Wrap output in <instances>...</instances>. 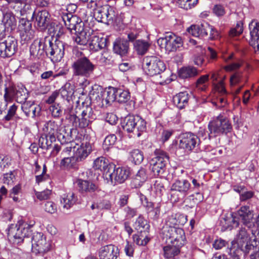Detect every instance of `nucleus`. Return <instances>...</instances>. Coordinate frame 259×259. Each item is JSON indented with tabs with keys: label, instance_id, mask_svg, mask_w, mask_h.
<instances>
[{
	"label": "nucleus",
	"instance_id": "nucleus-63",
	"mask_svg": "<svg viewBox=\"0 0 259 259\" xmlns=\"http://www.w3.org/2000/svg\"><path fill=\"white\" fill-rule=\"evenodd\" d=\"M213 13L218 17H221L225 15V10L223 6L221 5H215L212 9Z\"/></svg>",
	"mask_w": 259,
	"mask_h": 259
},
{
	"label": "nucleus",
	"instance_id": "nucleus-54",
	"mask_svg": "<svg viewBox=\"0 0 259 259\" xmlns=\"http://www.w3.org/2000/svg\"><path fill=\"white\" fill-rule=\"evenodd\" d=\"M243 24L242 21H238L237 22L236 27L230 30V35L232 36H235L241 34L243 30Z\"/></svg>",
	"mask_w": 259,
	"mask_h": 259
},
{
	"label": "nucleus",
	"instance_id": "nucleus-16",
	"mask_svg": "<svg viewBox=\"0 0 259 259\" xmlns=\"http://www.w3.org/2000/svg\"><path fill=\"white\" fill-rule=\"evenodd\" d=\"M229 247V252L232 254L234 256H237L240 259V256L243 253L245 255L248 254L251 250L256 248L253 244H251L250 241H239L236 242L233 241Z\"/></svg>",
	"mask_w": 259,
	"mask_h": 259
},
{
	"label": "nucleus",
	"instance_id": "nucleus-1",
	"mask_svg": "<svg viewBox=\"0 0 259 259\" xmlns=\"http://www.w3.org/2000/svg\"><path fill=\"white\" fill-rule=\"evenodd\" d=\"M97 65L93 63L87 57L82 56L76 59L71 65L72 76L74 77L85 79L83 83L89 84L88 78L94 75Z\"/></svg>",
	"mask_w": 259,
	"mask_h": 259
},
{
	"label": "nucleus",
	"instance_id": "nucleus-5",
	"mask_svg": "<svg viewBox=\"0 0 259 259\" xmlns=\"http://www.w3.org/2000/svg\"><path fill=\"white\" fill-rule=\"evenodd\" d=\"M238 214L242 225L250 230L252 235L256 230L259 231V213L254 218V211L249 206L244 205L238 209Z\"/></svg>",
	"mask_w": 259,
	"mask_h": 259
},
{
	"label": "nucleus",
	"instance_id": "nucleus-17",
	"mask_svg": "<svg viewBox=\"0 0 259 259\" xmlns=\"http://www.w3.org/2000/svg\"><path fill=\"white\" fill-rule=\"evenodd\" d=\"M31 19L34 20V24L41 31H45L51 24V15L46 10L32 11Z\"/></svg>",
	"mask_w": 259,
	"mask_h": 259
},
{
	"label": "nucleus",
	"instance_id": "nucleus-60",
	"mask_svg": "<svg viewBox=\"0 0 259 259\" xmlns=\"http://www.w3.org/2000/svg\"><path fill=\"white\" fill-rule=\"evenodd\" d=\"M51 194V191L49 189H46L41 192H37L35 193L37 198L41 201L49 199Z\"/></svg>",
	"mask_w": 259,
	"mask_h": 259
},
{
	"label": "nucleus",
	"instance_id": "nucleus-44",
	"mask_svg": "<svg viewBox=\"0 0 259 259\" xmlns=\"http://www.w3.org/2000/svg\"><path fill=\"white\" fill-rule=\"evenodd\" d=\"M102 96L101 104H104L103 108L110 106L113 102V93H112L111 87L107 90H103Z\"/></svg>",
	"mask_w": 259,
	"mask_h": 259
},
{
	"label": "nucleus",
	"instance_id": "nucleus-42",
	"mask_svg": "<svg viewBox=\"0 0 259 259\" xmlns=\"http://www.w3.org/2000/svg\"><path fill=\"white\" fill-rule=\"evenodd\" d=\"M150 47V44L144 40H136L134 43V48L139 55H143L147 53Z\"/></svg>",
	"mask_w": 259,
	"mask_h": 259
},
{
	"label": "nucleus",
	"instance_id": "nucleus-9",
	"mask_svg": "<svg viewBox=\"0 0 259 259\" xmlns=\"http://www.w3.org/2000/svg\"><path fill=\"white\" fill-rule=\"evenodd\" d=\"M143 69L150 76L160 74L166 69L164 63L156 56H147L143 59Z\"/></svg>",
	"mask_w": 259,
	"mask_h": 259
},
{
	"label": "nucleus",
	"instance_id": "nucleus-28",
	"mask_svg": "<svg viewBox=\"0 0 259 259\" xmlns=\"http://www.w3.org/2000/svg\"><path fill=\"white\" fill-rule=\"evenodd\" d=\"M21 109L26 117L31 116L33 118L39 116L41 112L40 106L32 101H27L22 104Z\"/></svg>",
	"mask_w": 259,
	"mask_h": 259
},
{
	"label": "nucleus",
	"instance_id": "nucleus-50",
	"mask_svg": "<svg viewBox=\"0 0 259 259\" xmlns=\"http://www.w3.org/2000/svg\"><path fill=\"white\" fill-rule=\"evenodd\" d=\"M209 77V74L201 75L195 82L196 87L201 91H205L207 87L206 83L208 82Z\"/></svg>",
	"mask_w": 259,
	"mask_h": 259
},
{
	"label": "nucleus",
	"instance_id": "nucleus-31",
	"mask_svg": "<svg viewBox=\"0 0 259 259\" xmlns=\"http://www.w3.org/2000/svg\"><path fill=\"white\" fill-rule=\"evenodd\" d=\"M112 93H113V102L116 101L119 103H126L131 99L130 93L128 91L120 88L111 87Z\"/></svg>",
	"mask_w": 259,
	"mask_h": 259
},
{
	"label": "nucleus",
	"instance_id": "nucleus-25",
	"mask_svg": "<svg viewBox=\"0 0 259 259\" xmlns=\"http://www.w3.org/2000/svg\"><path fill=\"white\" fill-rule=\"evenodd\" d=\"M130 50L127 39L123 38H116L113 44V51L121 57L126 56Z\"/></svg>",
	"mask_w": 259,
	"mask_h": 259
},
{
	"label": "nucleus",
	"instance_id": "nucleus-13",
	"mask_svg": "<svg viewBox=\"0 0 259 259\" xmlns=\"http://www.w3.org/2000/svg\"><path fill=\"white\" fill-rule=\"evenodd\" d=\"M131 175V168L127 166L116 167L113 164L112 170L110 171L106 180L114 185L123 183Z\"/></svg>",
	"mask_w": 259,
	"mask_h": 259
},
{
	"label": "nucleus",
	"instance_id": "nucleus-53",
	"mask_svg": "<svg viewBox=\"0 0 259 259\" xmlns=\"http://www.w3.org/2000/svg\"><path fill=\"white\" fill-rule=\"evenodd\" d=\"M160 212V206L158 204L153 206L151 209L147 211L148 217L154 220H156L159 218Z\"/></svg>",
	"mask_w": 259,
	"mask_h": 259
},
{
	"label": "nucleus",
	"instance_id": "nucleus-2",
	"mask_svg": "<svg viewBox=\"0 0 259 259\" xmlns=\"http://www.w3.org/2000/svg\"><path fill=\"white\" fill-rule=\"evenodd\" d=\"M168 154L165 151L156 149L154 157L149 161V168L155 176H163L169 162Z\"/></svg>",
	"mask_w": 259,
	"mask_h": 259
},
{
	"label": "nucleus",
	"instance_id": "nucleus-58",
	"mask_svg": "<svg viewBox=\"0 0 259 259\" xmlns=\"http://www.w3.org/2000/svg\"><path fill=\"white\" fill-rule=\"evenodd\" d=\"M214 88L220 96H226L227 93L225 89L224 80L221 79L219 80L217 83H214Z\"/></svg>",
	"mask_w": 259,
	"mask_h": 259
},
{
	"label": "nucleus",
	"instance_id": "nucleus-3",
	"mask_svg": "<svg viewBox=\"0 0 259 259\" xmlns=\"http://www.w3.org/2000/svg\"><path fill=\"white\" fill-rule=\"evenodd\" d=\"M66 46V44L58 39L54 40L47 37L46 56L53 63L60 62L64 57Z\"/></svg>",
	"mask_w": 259,
	"mask_h": 259
},
{
	"label": "nucleus",
	"instance_id": "nucleus-55",
	"mask_svg": "<svg viewBox=\"0 0 259 259\" xmlns=\"http://www.w3.org/2000/svg\"><path fill=\"white\" fill-rule=\"evenodd\" d=\"M50 111L54 118L60 117L63 112L62 109L59 104L51 105L50 107Z\"/></svg>",
	"mask_w": 259,
	"mask_h": 259
},
{
	"label": "nucleus",
	"instance_id": "nucleus-33",
	"mask_svg": "<svg viewBox=\"0 0 259 259\" xmlns=\"http://www.w3.org/2000/svg\"><path fill=\"white\" fill-rule=\"evenodd\" d=\"M199 34L202 37L207 36L208 32H209V38L210 39H218L220 37V33L219 31L210 26L207 22H204L199 25Z\"/></svg>",
	"mask_w": 259,
	"mask_h": 259
},
{
	"label": "nucleus",
	"instance_id": "nucleus-10",
	"mask_svg": "<svg viewBox=\"0 0 259 259\" xmlns=\"http://www.w3.org/2000/svg\"><path fill=\"white\" fill-rule=\"evenodd\" d=\"M161 234L163 237L169 239L171 244L183 246L186 243V239L185 232L181 228H162Z\"/></svg>",
	"mask_w": 259,
	"mask_h": 259
},
{
	"label": "nucleus",
	"instance_id": "nucleus-32",
	"mask_svg": "<svg viewBox=\"0 0 259 259\" xmlns=\"http://www.w3.org/2000/svg\"><path fill=\"white\" fill-rule=\"evenodd\" d=\"M107 39L93 35L89 38V47L91 51L97 52L104 49L106 46Z\"/></svg>",
	"mask_w": 259,
	"mask_h": 259
},
{
	"label": "nucleus",
	"instance_id": "nucleus-52",
	"mask_svg": "<svg viewBox=\"0 0 259 259\" xmlns=\"http://www.w3.org/2000/svg\"><path fill=\"white\" fill-rule=\"evenodd\" d=\"M65 118L72 125L76 128L78 127V123L79 117L72 111H69L68 112H65Z\"/></svg>",
	"mask_w": 259,
	"mask_h": 259
},
{
	"label": "nucleus",
	"instance_id": "nucleus-36",
	"mask_svg": "<svg viewBox=\"0 0 259 259\" xmlns=\"http://www.w3.org/2000/svg\"><path fill=\"white\" fill-rule=\"evenodd\" d=\"M169 43L167 46V51L169 52H175L180 49L183 46V41L182 38L180 36H177L173 33H169Z\"/></svg>",
	"mask_w": 259,
	"mask_h": 259
},
{
	"label": "nucleus",
	"instance_id": "nucleus-34",
	"mask_svg": "<svg viewBox=\"0 0 259 259\" xmlns=\"http://www.w3.org/2000/svg\"><path fill=\"white\" fill-rule=\"evenodd\" d=\"M182 246L175 244H168L163 247V255L165 259H175L180 253Z\"/></svg>",
	"mask_w": 259,
	"mask_h": 259
},
{
	"label": "nucleus",
	"instance_id": "nucleus-61",
	"mask_svg": "<svg viewBox=\"0 0 259 259\" xmlns=\"http://www.w3.org/2000/svg\"><path fill=\"white\" fill-rule=\"evenodd\" d=\"M169 33H167V34L164 37H160L157 39V42L158 45L161 48H165L167 51V46L169 43Z\"/></svg>",
	"mask_w": 259,
	"mask_h": 259
},
{
	"label": "nucleus",
	"instance_id": "nucleus-27",
	"mask_svg": "<svg viewBox=\"0 0 259 259\" xmlns=\"http://www.w3.org/2000/svg\"><path fill=\"white\" fill-rule=\"evenodd\" d=\"M250 39V45L256 51H259V23L253 20L249 24Z\"/></svg>",
	"mask_w": 259,
	"mask_h": 259
},
{
	"label": "nucleus",
	"instance_id": "nucleus-23",
	"mask_svg": "<svg viewBox=\"0 0 259 259\" xmlns=\"http://www.w3.org/2000/svg\"><path fill=\"white\" fill-rule=\"evenodd\" d=\"M92 150L91 144L87 141H83L81 145L77 144V146L73 148V156L77 162H81L88 156Z\"/></svg>",
	"mask_w": 259,
	"mask_h": 259
},
{
	"label": "nucleus",
	"instance_id": "nucleus-37",
	"mask_svg": "<svg viewBox=\"0 0 259 259\" xmlns=\"http://www.w3.org/2000/svg\"><path fill=\"white\" fill-rule=\"evenodd\" d=\"M199 71L193 66H188L181 68L179 71V76L182 79H189L198 75Z\"/></svg>",
	"mask_w": 259,
	"mask_h": 259
},
{
	"label": "nucleus",
	"instance_id": "nucleus-19",
	"mask_svg": "<svg viewBox=\"0 0 259 259\" xmlns=\"http://www.w3.org/2000/svg\"><path fill=\"white\" fill-rule=\"evenodd\" d=\"M0 14H1V21L4 26V31H11L15 29L17 25V21L15 15L7 7H1L0 8Z\"/></svg>",
	"mask_w": 259,
	"mask_h": 259
},
{
	"label": "nucleus",
	"instance_id": "nucleus-15",
	"mask_svg": "<svg viewBox=\"0 0 259 259\" xmlns=\"http://www.w3.org/2000/svg\"><path fill=\"white\" fill-rule=\"evenodd\" d=\"M180 138V147L186 151H191L194 150L200 143V139L191 132L182 134Z\"/></svg>",
	"mask_w": 259,
	"mask_h": 259
},
{
	"label": "nucleus",
	"instance_id": "nucleus-29",
	"mask_svg": "<svg viewBox=\"0 0 259 259\" xmlns=\"http://www.w3.org/2000/svg\"><path fill=\"white\" fill-rule=\"evenodd\" d=\"M103 90V89L101 86L94 84L92 87V90L89 94V97L91 103L99 108H103L104 104H101Z\"/></svg>",
	"mask_w": 259,
	"mask_h": 259
},
{
	"label": "nucleus",
	"instance_id": "nucleus-49",
	"mask_svg": "<svg viewBox=\"0 0 259 259\" xmlns=\"http://www.w3.org/2000/svg\"><path fill=\"white\" fill-rule=\"evenodd\" d=\"M82 24V21L79 20L77 16H73L71 19H70L68 23L66 24V26L69 29L74 30L75 31H77L79 28L80 29L83 28L82 26H81Z\"/></svg>",
	"mask_w": 259,
	"mask_h": 259
},
{
	"label": "nucleus",
	"instance_id": "nucleus-21",
	"mask_svg": "<svg viewBox=\"0 0 259 259\" xmlns=\"http://www.w3.org/2000/svg\"><path fill=\"white\" fill-rule=\"evenodd\" d=\"M47 37L35 39L30 46L31 56L35 59H40L46 55V45Z\"/></svg>",
	"mask_w": 259,
	"mask_h": 259
},
{
	"label": "nucleus",
	"instance_id": "nucleus-8",
	"mask_svg": "<svg viewBox=\"0 0 259 259\" xmlns=\"http://www.w3.org/2000/svg\"><path fill=\"white\" fill-rule=\"evenodd\" d=\"M18 49L17 39L13 36L6 37L5 32L0 33V56L2 58H9L14 55Z\"/></svg>",
	"mask_w": 259,
	"mask_h": 259
},
{
	"label": "nucleus",
	"instance_id": "nucleus-22",
	"mask_svg": "<svg viewBox=\"0 0 259 259\" xmlns=\"http://www.w3.org/2000/svg\"><path fill=\"white\" fill-rule=\"evenodd\" d=\"M239 218L238 210L235 213H231L230 217L221 218L220 221L221 231L231 230L233 228L239 227L240 223H241V220Z\"/></svg>",
	"mask_w": 259,
	"mask_h": 259
},
{
	"label": "nucleus",
	"instance_id": "nucleus-7",
	"mask_svg": "<svg viewBox=\"0 0 259 259\" xmlns=\"http://www.w3.org/2000/svg\"><path fill=\"white\" fill-rule=\"evenodd\" d=\"M170 190L171 199L175 202L183 200L192 191L190 183L186 179H177L172 183Z\"/></svg>",
	"mask_w": 259,
	"mask_h": 259
},
{
	"label": "nucleus",
	"instance_id": "nucleus-24",
	"mask_svg": "<svg viewBox=\"0 0 259 259\" xmlns=\"http://www.w3.org/2000/svg\"><path fill=\"white\" fill-rule=\"evenodd\" d=\"M119 254L118 248L111 244L101 247L98 251L100 259H117Z\"/></svg>",
	"mask_w": 259,
	"mask_h": 259
},
{
	"label": "nucleus",
	"instance_id": "nucleus-26",
	"mask_svg": "<svg viewBox=\"0 0 259 259\" xmlns=\"http://www.w3.org/2000/svg\"><path fill=\"white\" fill-rule=\"evenodd\" d=\"M113 163L104 157L96 158L94 162L93 167L95 169L100 170L103 172L104 177L106 179L110 170H112Z\"/></svg>",
	"mask_w": 259,
	"mask_h": 259
},
{
	"label": "nucleus",
	"instance_id": "nucleus-56",
	"mask_svg": "<svg viewBox=\"0 0 259 259\" xmlns=\"http://www.w3.org/2000/svg\"><path fill=\"white\" fill-rule=\"evenodd\" d=\"M77 162L74 156L70 157H66L63 158L61 162V165L67 168L72 167L75 166V164Z\"/></svg>",
	"mask_w": 259,
	"mask_h": 259
},
{
	"label": "nucleus",
	"instance_id": "nucleus-4",
	"mask_svg": "<svg viewBox=\"0 0 259 259\" xmlns=\"http://www.w3.org/2000/svg\"><path fill=\"white\" fill-rule=\"evenodd\" d=\"M94 16L99 22L110 25L117 21L119 12L116 7L107 4L95 9Z\"/></svg>",
	"mask_w": 259,
	"mask_h": 259
},
{
	"label": "nucleus",
	"instance_id": "nucleus-18",
	"mask_svg": "<svg viewBox=\"0 0 259 259\" xmlns=\"http://www.w3.org/2000/svg\"><path fill=\"white\" fill-rule=\"evenodd\" d=\"M19 35L23 43H27L33 38L34 31L32 28L31 21L25 18H21L18 25Z\"/></svg>",
	"mask_w": 259,
	"mask_h": 259
},
{
	"label": "nucleus",
	"instance_id": "nucleus-35",
	"mask_svg": "<svg viewBox=\"0 0 259 259\" xmlns=\"http://www.w3.org/2000/svg\"><path fill=\"white\" fill-rule=\"evenodd\" d=\"M147 179L148 175L146 169L143 167H141L133 177L131 182L133 188H139L143 185Z\"/></svg>",
	"mask_w": 259,
	"mask_h": 259
},
{
	"label": "nucleus",
	"instance_id": "nucleus-14",
	"mask_svg": "<svg viewBox=\"0 0 259 259\" xmlns=\"http://www.w3.org/2000/svg\"><path fill=\"white\" fill-rule=\"evenodd\" d=\"M32 249L34 252L40 254H44L51 248L50 240L47 241L46 238L42 233H34L32 237Z\"/></svg>",
	"mask_w": 259,
	"mask_h": 259
},
{
	"label": "nucleus",
	"instance_id": "nucleus-64",
	"mask_svg": "<svg viewBox=\"0 0 259 259\" xmlns=\"http://www.w3.org/2000/svg\"><path fill=\"white\" fill-rule=\"evenodd\" d=\"M243 77L241 73L236 72L233 74L230 78V83L234 85L241 82L242 81Z\"/></svg>",
	"mask_w": 259,
	"mask_h": 259
},
{
	"label": "nucleus",
	"instance_id": "nucleus-30",
	"mask_svg": "<svg viewBox=\"0 0 259 259\" xmlns=\"http://www.w3.org/2000/svg\"><path fill=\"white\" fill-rule=\"evenodd\" d=\"M187 216L182 214H172L165 220V225L162 228H176L175 226H183L187 222Z\"/></svg>",
	"mask_w": 259,
	"mask_h": 259
},
{
	"label": "nucleus",
	"instance_id": "nucleus-11",
	"mask_svg": "<svg viewBox=\"0 0 259 259\" xmlns=\"http://www.w3.org/2000/svg\"><path fill=\"white\" fill-rule=\"evenodd\" d=\"M28 97V92L24 87H9L5 89L4 98L7 103L15 98L16 101L21 104L27 102L26 100Z\"/></svg>",
	"mask_w": 259,
	"mask_h": 259
},
{
	"label": "nucleus",
	"instance_id": "nucleus-43",
	"mask_svg": "<svg viewBox=\"0 0 259 259\" xmlns=\"http://www.w3.org/2000/svg\"><path fill=\"white\" fill-rule=\"evenodd\" d=\"M135 125L134 127V132L133 133L138 137H140L141 135V133L146 131V122L142 117L138 115L135 116Z\"/></svg>",
	"mask_w": 259,
	"mask_h": 259
},
{
	"label": "nucleus",
	"instance_id": "nucleus-47",
	"mask_svg": "<svg viewBox=\"0 0 259 259\" xmlns=\"http://www.w3.org/2000/svg\"><path fill=\"white\" fill-rule=\"evenodd\" d=\"M116 136L114 134H110L106 137L103 144V147L104 150L109 151L116 143Z\"/></svg>",
	"mask_w": 259,
	"mask_h": 259
},
{
	"label": "nucleus",
	"instance_id": "nucleus-45",
	"mask_svg": "<svg viewBox=\"0 0 259 259\" xmlns=\"http://www.w3.org/2000/svg\"><path fill=\"white\" fill-rule=\"evenodd\" d=\"M129 154L130 159L136 165L141 164L144 160L143 153L139 149H134Z\"/></svg>",
	"mask_w": 259,
	"mask_h": 259
},
{
	"label": "nucleus",
	"instance_id": "nucleus-38",
	"mask_svg": "<svg viewBox=\"0 0 259 259\" xmlns=\"http://www.w3.org/2000/svg\"><path fill=\"white\" fill-rule=\"evenodd\" d=\"M62 98L69 102L74 93L73 86L69 82H66L62 88L58 91Z\"/></svg>",
	"mask_w": 259,
	"mask_h": 259
},
{
	"label": "nucleus",
	"instance_id": "nucleus-41",
	"mask_svg": "<svg viewBox=\"0 0 259 259\" xmlns=\"http://www.w3.org/2000/svg\"><path fill=\"white\" fill-rule=\"evenodd\" d=\"M75 33L76 35L73 37V39L78 45L86 46L88 44L90 35H87L85 31L83 30V28H79Z\"/></svg>",
	"mask_w": 259,
	"mask_h": 259
},
{
	"label": "nucleus",
	"instance_id": "nucleus-46",
	"mask_svg": "<svg viewBox=\"0 0 259 259\" xmlns=\"http://www.w3.org/2000/svg\"><path fill=\"white\" fill-rule=\"evenodd\" d=\"M75 202L76 200L74 198V194L73 193L64 195L61 200V203L63 205V207L66 209L70 208L75 203Z\"/></svg>",
	"mask_w": 259,
	"mask_h": 259
},
{
	"label": "nucleus",
	"instance_id": "nucleus-62",
	"mask_svg": "<svg viewBox=\"0 0 259 259\" xmlns=\"http://www.w3.org/2000/svg\"><path fill=\"white\" fill-rule=\"evenodd\" d=\"M181 1L180 5L183 6V8L186 10L191 9L196 5L198 0H179Z\"/></svg>",
	"mask_w": 259,
	"mask_h": 259
},
{
	"label": "nucleus",
	"instance_id": "nucleus-51",
	"mask_svg": "<svg viewBox=\"0 0 259 259\" xmlns=\"http://www.w3.org/2000/svg\"><path fill=\"white\" fill-rule=\"evenodd\" d=\"M245 227V226L244 227L241 226L237 234V241L236 242H239V241H250V234Z\"/></svg>",
	"mask_w": 259,
	"mask_h": 259
},
{
	"label": "nucleus",
	"instance_id": "nucleus-48",
	"mask_svg": "<svg viewBox=\"0 0 259 259\" xmlns=\"http://www.w3.org/2000/svg\"><path fill=\"white\" fill-rule=\"evenodd\" d=\"M150 225L148 222L142 216L140 215L135 222V228L137 230L141 232L147 231L149 229Z\"/></svg>",
	"mask_w": 259,
	"mask_h": 259
},
{
	"label": "nucleus",
	"instance_id": "nucleus-6",
	"mask_svg": "<svg viewBox=\"0 0 259 259\" xmlns=\"http://www.w3.org/2000/svg\"><path fill=\"white\" fill-rule=\"evenodd\" d=\"M208 128L209 132L208 135L210 140L212 137L231 132L232 126L227 118L220 115L209 122Z\"/></svg>",
	"mask_w": 259,
	"mask_h": 259
},
{
	"label": "nucleus",
	"instance_id": "nucleus-39",
	"mask_svg": "<svg viewBox=\"0 0 259 259\" xmlns=\"http://www.w3.org/2000/svg\"><path fill=\"white\" fill-rule=\"evenodd\" d=\"M189 98L187 92H180L173 97V102L178 108L182 109L187 105Z\"/></svg>",
	"mask_w": 259,
	"mask_h": 259
},
{
	"label": "nucleus",
	"instance_id": "nucleus-57",
	"mask_svg": "<svg viewBox=\"0 0 259 259\" xmlns=\"http://www.w3.org/2000/svg\"><path fill=\"white\" fill-rule=\"evenodd\" d=\"M17 108L15 104L11 106L8 110L7 114L4 117L3 120L6 121L11 120L16 114Z\"/></svg>",
	"mask_w": 259,
	"mask_h": 259
},
{
	"label": "nucleus",
	"instance_id": "nucleus-12",
	"mask_svg": "<svg viewBox=\"0 0 259 259\" xmlns=\"http://www.w3.org/2000/svg\"><path fill=\"white\" fill-rule=\"evenodd\" d=\"M76 184L78 191L83 195L95 198L103 193L100 187L92 181L78 179Z\"/></svg>",
	"mask_w": 259,
	"mask_h": 259
},
{
	"label": "nucleus",
	"instance_id": "nucleus-59",
	"mask_svg": "<svg viewBox=\"0 0 259 259\" xmlns=\"http://www.w3.org/2000/svg\"><path fill=\"white\" fill-rule=\"evenodd\" d=\"M204 53L202 52L201 54H196L193 57V61L196 65L198 66H202L205 65L206 63L205 62L204 59L203 54Z\"/></svg>",
	"mask_w": 259,
	"mask_h": 259
},
{
	"label": "nucleus",
	"instance_id": "nucleus-40",
	"mask_svg": "<svg viewBox=\"0 0 259 259\" xmlns=\"http://www.w3.org/2000/svg\"><path fill=\"white\" fill-rule=\"evenodd\" d=\"M135 116L133 115H128L125 117L121 121V126L123 129L127 133H134L135 125Z\"/></svg>",
	"mask_w": 259,
	"mask_h": 259
},
{
	"label": "nucleus",
	"instance_id": "nucleus-20",
	"mask_svg": "<svg viewBox=\"0 0 259 259\" xmlns=\"http://www.w3.org/2000/svg\"><path fill=\"white\" fill-rule=\"evenodd\" d=\"M8 235H13L15 239L18 240V243L21 242L25 238L29 237L31 235V231L30 226L27 224L11 226L8 230Z\"/></svg>",
	"mask_w": 259,
	"mask_h": 259
}]
</instances>
